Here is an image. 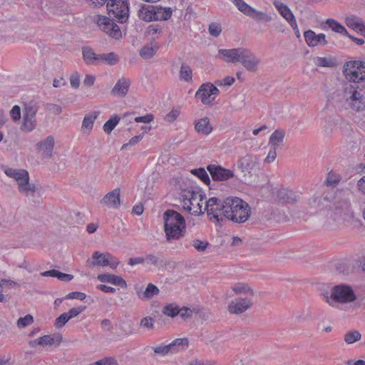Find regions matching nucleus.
<instances>
[{
	"instance_id": "nucleus-1",
	"label": "nucleus",
	"mask_w": 365,
	"mask_h": 365,
	"mask_svg": "<svg viewBox=\"0 0 365 365\" xmlns=\"http://www.w3.org/2000/svg\"><path fill=\"white\" fill-rule=\"evenodd\" d=\"M343 73L346 78L354 83L350 85L351 96L347 101L352 110L361 111L365 108V86L358 85L365 81V61H349L343 66Z\"/></svg>"
},
{
	"instance_id": "nucleus-2",
	"label": "nucleus",
	"mask_w": 365,
	"mask_h": 365,
	"mask_svg": "<svg viewBox=\"0 0 365 365\" xmlns=\"http://www.w3.org/2000/svg\"><path fill=\"white\" fill-rule=\"evenodd\" d=\"M164 231L168 242L179 240L185 235L186 222L184 217L174 210H167L163 215Z\"/></svg>"
},
{
	"instance_id": "nucleus-3",
	"label": "nucleus",
	"mask_w": 365,
	"mask_h": 365,
	"mask_svg": "<svg viewBox=\"0 0 365 365\" xmlns=\"http://www.w3.org/2000/svg\"><path fill=\"white\" fill-rule=\"evenodd\" d=\"M181 196L185 210L192 215L202 214L200 202L204 200L205 195L198 187L184 190Z\"/></svg>"
},
{
	"instance_id": "nucleus-4",
	"label": "nucleus",
	"mask_w": 365,
	"mask_h": 365,
	"mask_svg": "<svg viewBox=\"0 0 365 365\" xmlns=\"http://www.w3.org/2000/svg\"><path fill=\"white\" fill-rule=\"evenodd\" d=\"M95 7L103 6L107 0H90ZM107 10L108 14L113 15L119 23H125L129 16V3L128 0H108Z\"/></svg>"
},
{
	"instance_id": "nucleus-5",
	"label": "nucleus",
	"mask_w": 365,
	"mask_h": 365,
	"mask_svg": "<svg viewBox=\"0 0 365 365\" xmlns=\"http://www.w3.org/2000/svg\"><path fill=\"white\" fill-rule=\"evenodd\" d=\"M326 301L334 306V302L342 304L353 302L356 299V295L352 287L346 284H341L334 286L331 289L330 297H326Z\"/></svg>"
},
{
	"instance_id": "nucleus-6",
	"label": "nucleus",
	"mask_w": 365,
	"mask_h": 365,
	"mask_svg": "<svg viewBox=\"0 0 365 365\" xmlns=\"http://www.w3.org/2000/svg\"><path fill=\"white\" fill-rule=\"evenodd\" d=\"M205 210L210 220H215L220 224L225 220V213H228L225 209V199L216 197L209 198L206 202Z\"/></svg>"
},
{
	"instance_id": "nucleus-7",
	"label": "nucleus",
	"mask_w": 365,
	"mask_h": 365,
	"mask_svg": "<svg viewBox=\"0 0 365 365\" xmlns=\"http://www.w3.org/2000/svg\"><path fill=\"white\" fill-rule=\"evenodd\" d=\"M38 110L37 103L29 101L24 103V122L21 129L26 131H31L36 128V115Z\"/></svg>"
},
{
	"instance_id": "nucleus-8",
	"label": "nucleus",
	"mask_w": 365,
	"mask_h": 365,
	"mask_svg": "<svg viewBox=\"0 0 365 365\" xmlns=\"http://www.w3.org/2000/svg\"><path fill=\"white\" fill-rule=\"evenodd\" d=\"M240 53V57L238 62H240L248 71H257L260 63V59L258 58L250 50L245 48H242V51Z\"/></svg>"
},
{
	"instance_id": "nucleus-9",
	"label": "nucleus",
	"mask_w": 365,
	"mask_h": 365,
	"mask_svg": "<svg viewBox=\"0 0 365 365\" xmlns=\"http://www.w3.org/2000/svg\"><path fill=\"white\" fill-rule=\"evenodd\" d=\"M238 204L235 206H239L238 208L234 211V214L230 215V220L235 223H243L246 222L251 215V208L247 202L244 200H237Z\"/></svg>"
},
{
	"instance_id": "nucleus-10",
	"label": "nucleus",
	"mask_w": 365,
	"mask_h": 365,
	"mask_svg": "<svg viewBox=\"0 0 365 365\" xmlns=\"http://www.w3.org/2000/svg\"><path fill=\"white\" fill-rule=\"evenodd\" d=\"M213 181H226L234 177V173L219 165L210 164L207 166Z\"/></svg>"
},
{
	"instance_id": "nucleus-11",
	"label": "nucleus",
	"mask_w": 365,
	"mask_h": 365,
	"mask_svg": "<svg viewBox=\"0 0 365 365\" xmlns=\"http://www.w3.org/2000/svg\"><path fill=\"white\" fill-rule=\"evenodd\" d=\"M252 306V302L248 298L239 297L230 302L227 309L230 314H240L245 312Z\"/></svg>"
},
{
	"instance_id": "nucleus-12",
	"label": "nucleus",
	"mask_w": 365,
	"mask_h": 365,
	"mask_svg": "<svg viewBox=\"0 0 365 365\" xmlns=\"http://www.w3.org/2000/svg\"><path fill=\"white\" fill-rule=\"evenodd\" d=\"M259 165V163L258 162L257 158L250 154H247L246 155L240 158L237 162V168L242 173H250Z\"/></svg>"
},
{
	"instance_id": "nucleus-13",
	"label": "nucleus",
	"mask_w": 365,
	"mask_h": 365,
	"mask_svg": "<svg viewBox=\"0 0 365 365\" xmlns=\"http://www.w3.org/2000/svg\"><path fill=\"white\" fill-rule=\"evenodd\" d=\"M304 40L309 47H314L319 45L326 46L328 41L324 34H317L312 30H307L304 33Z\"/></svg>"
},
{
	"instance_id": "nucleus-14",
	"label": "nucleus",
	"mask_w": 365,
	"mask_h": 365,
	"mask_svg": "<svg viewBox=\"0 0 365 365\" xmlns=\"http://www.w3.org/2000/svg\"><path fill=\"white\" fill-rule=\"evenodd\" d=\"M101 203L110 208H118L120 205V188H115L107 193L101 200Z\"/></svg>"
},
{
	"instance_id": "nucleus-15",
	"label": "nucleus",
	"mask_w": 365,
	"mask_h": 365,
	"mask_svg": "<svg viewBox=\"0 0 365 365\" xmlns=\"http://www.w3.org/2000/svg\"><path fill=\"white\" fill-rule=\"evenodd\" d=\"M242 48L231 49L221 48L218 50V55L222 56V59L227 63L238 62L240 57Z\"/></svg>"
},
{
	"instance_id": "nucleus-16",
	"label": "nucleus",
	"mask_w": 365,
	"mask_h": 365,
	"mask_svg": "<svg viewBox=\"0 0 365 365\" xmlns=\"http://www.w3.org/2000/svg\"><path fill=\"white\" fill-rule=\"evenodd\" d=\"M83 59L87 65H99L101 64V54H97L94 50L90 46H83L82 48Z\"/></svg>"
},
{
	"instance_id": "nucleus-17",
	"label": "nucleus",
	"mask_w": 365,
	"mask_h": 365,
	"mask_svg": "<svg viewBox=\"0 0 365 365\" xmlns=\"http://www.w3.org/2000/svg\"><path fill=\"white\" fill-rule=\"evenodd\" d=\"M97 279L101 282L110 283L115 286H120L123 288L127 287V283L120 276L114 275L109 273L98 274Z\"/></svg>"
},
{
	"instance_id": "nucleus-18",
	"label": "nucleus",
	"mask_w": 365,
	"mask_h": 365,
	"mask_svg": "<svg viewBox=\"0 0 365 365\" xmlns=\"http://www.w3.org/2000/svg\"><path fill=\"white\" fill-rule=\"evenodd\" d=\"M130 81L128 78L119 79L113 89L110 93L113 96L125 97L129 90Z\"/></svg>"
},
{
	"instance_id": "nucleus-19",
	"label": "nucleus",
	"mask_w": 365,
	"mask_h": 365,
	"mask_svg": "<svg viewBox=\"0 0 365 365\" xmlns=\"http://www.w3.org/2000/svg\"><path fill=\"white\" fill-rule=\"evenodd\" d=\"M208 84L203 83L200 86L195 93V98H200L201 103L204 105H211L215 101V97H212L208 91Z\"/></svg>"
},
{
	"instance_id": "nucleus-20",
	"label": "nucleus",
	"mask_w": 365,
	"mask_h": 365,
	"mask_svg": "<svg viewBox=\"0 0 365 365\" xmlns=\"http://www.w3.org/2000/svg\"><path fill=\"white\" fill-rule=\"evenodd\" d=\"M195 129L198 133L207 135L212 131L213 128L210 124V118L204 117L195 121Z\"/></svg>"
},
{
	"instance_id": "nucleus-21",
	"label": "nucleus",
	"mask_w": 365,
	"mask_h": 365,
	"mask_svg": "<svg viewBox=\"0 0 365 365\" xmlns=\"http://www.w3.org/2000/svg\"><path fill=\"white\" fill-rule=\"evenodd\" d=\"M155 38H153L151 43L145 45L140 50V56L144 59H150L153 57L158 51L160 46L155 41Z\"/></svg>"
},
{
	"instance_id": "nucleus-22",
	"label": "nucleus",
	"mask_w": 365,
	"mask_h": 365,
	"mask_svg": "<svg viewBox=\"0 0 365 365\" xmlns=\"http://www.w3.org/2000/svg\"><path fill=\"white\" fill-rule=\"evenodd\" d=\"M38 148L43 151L44 157L51 158L54 148V138L53 136H48L43 141L37 143Z\"/></svg>"
},
{
	"instance_id": "nucleus-23",
	"label": "nucleus",
	"mask_w": 365,
	"mask_h": 365,
	"mask_svg": "<svg viewBox=\"0 0 365 365\" xmlns=\"http://www.w3.org/2000/svg\"><path fill=\"white\" fill-rule=\"evenodd\" d=\"M325 24L327 25L322 24V28L324 30L327 29V28L331 29L333 31L336 33L341 34L344 36H346L348 34V31L346 29L339 21L334 19H328L326 20Z\"/></svg>"
},
{
	"instance_id": "nucleus-24",
	"label": "nucleus",
	"mask_w": 365,
	"mask_h": 365,
	"mask_svg": "<svg viewBox=\"0 0 365 365\" xmlns=\"http://www.w3.org/2000/svg\"><path fill=\"white\" fill-rule=\"evenodd\" d=\"M153 9V15L154 17H158L153 21H166L168 20L173 14V11L170 7L163 8L161 6H154Z\"/></svg>"
},
{
	"instance_id": "nucleus-25",
	"label": "nucleus",
	"mask_w": 365,
	"mask_h": 365,
	"mask_svg": "<svg viewBox=\"0 0 365 365\" xmlns=\"http://www.w3.org/2000/svg\"><path fill=\"white\" fill-rule=\"evenodd\" d=\"M5 174L9 178H14L18 184L22 182L26 177V180L29 179V173L26 170H16L11 168H5L4 170Z\"/></svg>"
},
{
	"instance_id": "nucleus-26",
	"label": "nucleus",
	"mask_w": 365,
	"mask_h": 365,
	"mask_svg": "<svg viewBox=\"0 0 365 365\" xmlns=\"http://www.w3.org/2000/svg\"><path fill=\"white\" fill-rule=\"evenodd\" d=\"M154 9L153 5L143 4L138 11L139 19L146 22L153 21V19L157 18L153 15V9Z\"/></svg>"
},
{
	"instance_id": "nucleus-27",
	"label": "nucleus",
	"mask_w": 365,
	"mask_h": 365,
	"mask_svg": "<svg viewBox=\"0 0 365 365\" xmlns=\"http://www.w3.org/2000/svg\"><path fill=\"white\" fill-rule=\"evenodd\" d=\"M277 197L278 199L282 202H287L289 203H295L297 202V198L294 193L288 189L281 188L277 191Z\"/></svg>"
},
{
	"instance_id": "nucleus-28",
	"label": "nucleus",
	"mask_w": 365,
	"mask_h": 365,
	"mask_svg": "<svg viewBox=\"0 0 365 365\" xmlns=\"http://www.w3.org/2000/svg\"><path fill=\"white\" fill-rule=\"evenodd\" d=\"M159 293V289L153 284L149 283L144 292L141 289L137 290L136 294L138 297L141 299H151L154 295H157Z\"/></svg>"
},
{
	"instance_id": "nucleus-29",
	"label": "nucleus",
	"mask_w": 365,
	"mask_h": 365,
	"mask_svg": "<svg viewBox=\"0 0 365 365\" xmlns=\"http://www.w3.org/2000/svg\"><path fill=\"white\" fill-rule=\"evenodd\" d=\"M237 200H242L241 198L237 197H227L225 198V209L228 213H225V220H230V215L234 214V211H235L239 206H235L236 204H238Z\"/></svg>"
},
{
	"instance_id": "nucleus-30",
	"label": "nucleus",
	"mask_w": 365,
	"mask_h": 365,
	"mask_svg": "<svg viewBox=\"0 0 365 365\" xmlns=\"http://www.w3.org/2000/svg\"><path fill=\"white\" fill-rule=\"evenodd\" d=\"M145 262L149 265H153L158 269L163 267L166 262L163 257L157 256L154 254H148L145 256Z\"/></svg>"
},
{
	"instance_id": "nucleus-31",
	"label": "nucleus",
	"mask_w": 365,
	"mask_h": 365,
	"mask_svg": "<svg viewBox=\"0 0 365 365\" xmlns=\"http://www.w3.org/2000/svg\"><path fill=\"white\" fill-rule=\"evenodd\" d=\"M189 341L187 338H178L173 340L168 345L170 346L171 354L185 350L188 347Z\"/></svg>"
},
{
	"instance_id": "nucleus-32",
	"label": "nucleus",
	"mask_w": 365,
	"mask_h": 365,
	"mask_svg": "<svg viewBox=\"0 0 365 365\" xmlns=\"http://www.w3.org/2000/svg\"><path fill=\"white\" fill-rule=\"evenodd\" d=\"M108 252L106 253H101L98 251H96L93 254V259H94L92 262V264L93 266H102L106 267L109 264V258L108 256Z\"/></svg>"
},
{
	"instance_id": "nucleus-33",
	"label": "nucleus",
	"mask_w": 365,
	"mask_h": 365,
	"mask_svg": "<svg viewBox=\"0 0 365 365\" xmlns=\"http://www.w3.org/2000/svg\"><path fill=\"white\" fill-rule=\"evenodd\" d=\"M100 114V111H94L91 113H88L85 115L83 122L81 128L88 130V133L91 132V130L93 128L94 121L98 118V116Z\"/></svg>"
},
{
	"instance_id": "nucleus-34",
	"label": "nucleus",
	"mask_w": 365,
	"mask_h": 365,
	"mask_svg": "<svg viewBox=\"0 0 365 365\" xmlns=\"http://www.w3.org/2000/svg\"><path fill=\"white\" fill-rule=\"evenodd\" d=\"M285 136V132L283 130L277 129L274 130L269 138V144L274 148H277L282 143Z\"/></svg>"
},
{
	"instance_id": "nucleus-35",
	"label": "nucleus",
	"mask_w": 365,
	"mask_h": 365,
	"mask_svg": "<svg viewBox=\"0 0 365 365\" xmlns=\"http://www.w3.org/2000/svg\"><path fill=\"white\" fill-rule=\"evenodd\" d=\"M346 26L355 31L358 29L364 24L363 19L354 15L348 16L345 19Z\"/></svg>"
},
{
	"instance_id": "nucleus-36",
	"label": "nucleus",
	"mask_w": 365,
	"mask_h": 365,
	"mask_svg": "<svg viewBox=\"0 0 365 365\" xmlns=\"http://www.w3.org/2000/svg\"><path fill=\"white\" fill-rule=\"evenodd\" d=\"M120 329L125 335H132L136 333L135 324L131 319L121 321L119 324Z\"/></svg>"
},
{
	"instance_id": "nucleus-37",
	"label": "nucleus",
	"mask_w": 365,
	"mask_h": 365,
	"mask_svg": "<svg viewBox=\"0 0 365 365\" xmlns=\"http://www.w3.org/2000/svg\"><path fill=\"white\" fill-rule=\"evenodd\" d=\"M314 63L321 67L334 68L337 66L335 58L317 57L314 60Z\"/></svg>"
},
{
	"instance_id": "nucleus-38",
	"label": "nucleus",
	"mask_w": 365,
	"mask_h": 365,
	"mask_svg": "<svg viewBox=\"0 0 365 365\" xmlns=\"http://www.w3.org/2000/svg\"><path fill=\"white\" fill-rule=\"evenodd\" d=\"M101 64L106 63L109 66H114L119 61L118 56L114 52L101 54Z\"/></svg>"
},
{
	"instance_id": "nucleus-39",
	"label": "nucleus",
	"mask_w": 365,
	"mask_h": 365,
	"mask_svg": "<svg viewBox=\"0 0 365 365\" xmlns=\"http://www.w3.org/2000/svg\"><path fill=\"white\" fill-rule=\"evenodd\" d=\"M274 5L275 8L277 9L279 13L286 19H289V18L292 17L294 16L293 13L292 12L291 9L284 4L282 2H280L279 1H275L274 2Z\"/></svg>"
},
{
	"instance_id": "nucleus-40",
	"label": "nucleus",
	"mask_w": 365,
	"mask_h": 365,
	"mask_svg": "<svg viewBox=\"0 0 365 365\" xmlns=\"http://www.w3.org/2000/svg\"><path fill=\"white\" fill-rule=\"evenodd\" d=\"M42 339V346H45L47 345L51 346V345H56V346H59L62 341V336L60 334H58L57 336H53V335H44L41 336Z\"/></svg>"
},
{
	"instance_id": "nucleus-41",
	"label": "nucleus",
	"mask_w": 365,
	"mask_h": 365,
	"mask_svg": "<svg viewBox=\"0 0 365 365\" xmlns=\"http://www.w3.org/2000/svg\"><path fill=\"white\" fill-rule=\"evenodd\" d=\"M162 312L171 318H174L180 313V307L175 304H168L165 305Z\"/></svg>"
},
{
	"instance_id": "nucleus-42",
	"label": "nucleus",
	"mask_w": 365,
	"mask_h": 365,
	"mask_svg": "<svg viewBox=\"0 0 365 365\" xmlns=\"http://www.w3.org/2000/svg\"><path fill=\"white\" fill-rule=\"evenodd\" d=\"M180 78L186 82H192V71L189 65L182 63L180 70Z\"/></svg>"
},
{
	"instance_id": "nucleus-43",
	"label": "nucleus",
	"mask_w": 365,
	"mask_h": 365,
	"mask_svg": "<svg viewBox=\"0 0 365 365\" xmlns=\"http://www.w3.org/2000/svg\"><path fill=\"white\" fill-rule=\"evenodd\" d=\"M113 23V20H111L107 16H99L97 21V24L101 27V30L108 34L110 32V30H111Z\"/></svg>"
},
{
	"instance_id": "nucleus-44",
	"label": "nucleus",
	"mask_w": 365,
	"mask_h": 365,
	"mask_svg": "<svg viewBox=\"0 0 365 365\" xmlns=\"http://www.w3.org/2000/svg\"><path fill=\"white\" fill-rule=\"evenodd\" d=\"M163 26L160 24H153L149 25L145 31V35L146 36H151L152 38H155V35H160L163 34ZM157 37H155L156 38Z\"/></svg>"
},
{
	"instance_id": "nucleus-45",
	"label": "nucleus",
	"mask_w": 365,
	"mask_h": 365,
	"mask_svg": "<svg viewBox=\"0 0 365 365\" xmlns=\"http://www.w3.org/2000/svg\"><path fill=\"white\" fill-rule=\"evenodd\" d=\"M190 173L194 175L197 176V178H199V179H200L201 181L203 182L205 185H210V179L204 168L192 169L190 170Z\"/></svg>"
},
{
	"instance_id": "nucleus-46",
	"label": "nucleus",
	"mask_w": 365,
	"mask_h": 365,
	"mask_svg": "<svg viewBox=\"0 0 365 365\" xmlns=\"http://www.w3.org/2000/svg\"><path fill=\"white\" fill-rule=\"evenodd\" d=\"M120 121V117L115 115L110 118L103 125V130L105 133L110 134Z\"/></svg>"
},
{
	"instance_id": "nucleus-47",
	"label": "nucleus",
	"mask_w": 365,
	"mask_h": 365,
	"mask_svg": "<svg viewBox=\"0 0 365 365\" xmlns=\"http://www.w3.org/2000/svg\"><path fill=\"white\" fill-rule=\"evenodd\" d=\"M237 9L244 14L250 16L251 12H253V9L251 6L247 4L243 0H232L231 1Z\"/></svg>"
},
{
	"instance_id": "nucleus-48",
	"label": "nucleus",
	"mask_w": 365,
	"mask_h": 365,
	"mask_svg": "<svg viewBox=\"0 0 365 365\" xmlns=\"http://www.w3.org/2000/svg\"><path fill=\"white\" fill-rule=\"evenodd\" d=\"M18 189L20 192L34 193L36 191V186L34 184H30L29 178L26 180V177L22 182L19 183Z\"/></svg>"
},
{
	"instance_id": "nucleus-49",
	"label": "nucleus",
	"mask_w": 365,
	"mask_h": 365,
	"mask_svg": "<svg viewBox=\"0 0 365 365\" xmlns=\"http://www.w3.org/2000/svg\"><path fill=\"white\" fill-rule=\"evenodd\" d=\"M250 17L252 18L257 21L264 22H269L272 19L271 16L267 14L266 13H264L262 11H258L255 9H253V12H251Z\"/></svg>"
},
{
	"instance_id": "nucleus-50",
	"label": "nucleus",
	"mask_w": 365,
	"mask_h": 365,
	"mask_svg": "<svg viewBox=\"0 0 365 365\" xmlns=\"http://www.w3.org/2000/svg\"><path fill=\"white\" fill-rule=\"evenodd\" d=\"M232 290L236 294H250L251 296L254 295V291L247 284L244 283H238L232 287Z\"/></svg>"
},
{
	"instance_id": "nucleus-51",
	"label": "nucleus",
	"mask_w": 365,
	"mask_h": 365,
	"mask_svg": "<svg viewBox=\"0 0 365 365\" xmlns=\"http://www.w3.org/2000/svg\"><path fill=\"white\" fill-rule=\"evenodd\" d=\"M361 338V334L359 331L354 330L349 332H347L344 336V341L347 344H353Z\"/></svg>"
},
{
	"instance_id": "nucleus-52",
	"label": "nucleus",
	"mask_w": 365,
	"mask_h": 365,
	"mask_svg": "<svg viewBox=\"0 0 365 365\" xmlns=\"http://www.w3.org/2000/svg\"><path fill=\"white\" fill-rule=\"evenodd\" d=\"M69 320L70 317L64 312L56 319L54 326L58 329L62 328Z\"/></svg>"
},
{
	"instance_id": "nucleus-53",
	"label": "nucleus",
	"mask_w": 365,
	"mask_h": 365,
	"mask_svg": "<svg viewBox=\"0 0 365 365\" xmlns=\"http://www.w3.org/2000/svg\"><path fill=\"white\" fill-rule=\"evenodd\" d=\"M34 322V317L31 314H26L24 317H20L17 321L19 327H26Z\"/></svg>"
},
{
	"instance_id": "nucleus-54",
	"label": "nucleus",
	"mask_w": 365,
	"mask_h": 365,
	"mask_svg": "<svg viewBox=\"0 0 365 365\" xmlns=\"http://www.w3.org/2000/svg\"><path fill=\"white\" fill-rule=\"evenodd\" d=\"M152 349L155 354L160 356H165L168 354H171L170 346L168 344L152 347Z\"/></svg>"
},
{
	"instance_id": "nucleus-55",
	"label": "nucleus",
	"mask_w": 365,
	"mask_h": 365,
	"mask_svg": "<svg viewBox=\"0 0 365 365\" xmlns=\"http://www.w3.org/2000/svg\"><path fill=\"white\" fill-rule=\"evenodd\" d=\"M209 33L211 36L214 37H217L222 32V27L220 24L217 23H211L209 25Z\"/></svg>"
},
{
	"instance_id": "nucleus-56",
	"label": "nucleus",
	"mask_w": 365,
	"mask_h": 365,
	"mask_svg": "<svg viewBox=\"0 0 365 365\" xmlns=\"http://www.w3.org/2000/svg\"><path fill=\"white\" fill-rule=\"evenodd\" d=\"M209 245L210 244L207 241H201L200 240L196 239L192 242V246L198 252H204Z\"/></svg>"
},
{
	"instance_id": "nucleus-57",
	"label": "nucleus",
	"mask_w": 365,
	"mask_h": 365,
	"mask_svg": "<svg viewBox=\"0 0 365 365\" xmlns=\"http://www.w3.org/2000/svg\"><path fill=\"white\" fill-rule=\"evenodd\" d=\"M108 35L115 38V39H120L122 37V33L119 28V26L114 22L113 25L111 27V30H110V32L108 33Z\"/></svg>"
},
{
	"instance_id": "nucleus-58",
	"label": "nucleus",
	"mask_w": 365,
	"mask_h": 365,
	"mask_svg": "<svg viewBox=\"0 0 365 365\" xmlns=\"http://www.w3.org/2000/svg\"><path fill=\"white\" fill-rule=\"evenodd\" d=\"M86 309V306H79L78 307L71 308L68 312H66L70 319L77 317Z\"/></svg>"
},
{
	"instance_id": "nucleus-59",
	"label": "nucleus",
	"mask_w": 365,
	"mask_h": 365,
	"mask_svg": "<svg viewBox=\"0 0 365 365\" xmlns=\"http://www.w3.org/2000/svg\"><path fill=\"white\" fill-rule=\"evenodd\" d=\"M93 365H118V363L113 357H105L95 362Z\"/></svg>"
},
{
	"instance_id": "nucleus-60",
	"label": "nucleus",
	"mask_w": 365,
	"mask_h": 365,
	"mask_svg": "<svg viewBox=\"0 0 365 365\" xmlns=\"http://www.w3.org/2000/svg\"><path fill=\"white\" fill-rule=\"evenodd\" d=\"M65 298L68 299H76L83 301L86 298V294L83 292L76 291V292H70L65 297Z\"/></svg>"
},
{
	"instance_id": "nucleus-61",
	"label": "nucleus",
	"mask_w": 365,
	"mask_h": 365,
	"mask_svg": "<svg viewBox=\"0 0 365 365\" xmlns=\"http://www.w3.org/2000/svg\"><path fill=\"white\" fill-rule=\"evenodd\" d=\"M180 115V110L178 109L173 108L170 110L165 117V120L171 123L177 119Z\"/></svg>"
},
{
	"instance_id": "nucleus-62",
	"label": "nucleus",
	"mask_w": 365,
	"mask_h": 365,
	"mask_svg": "<svg viewBox=\"0 0 365 365\" xmlns=\"http://www.w3.org/2000/svg\"><path fill=\"white\" fill-rule=\"evenodd\" d=\"M10 115H11V118L15 122L20 120V118H21V108L17 105L14 106L10 111Z\"/></svg>"
},
{
	"instance_id": "nucleus-63",
	"label": "nucleus",
	"mask_w": 365,
	"mask_h": 365,
	"mask_svg": "<svg viewBox=\"0 0 365 365\" xmlns=\"http://www.w3.org/2000/svg\"><path fill=\"white\" fill-rule=\"evenodd\" d=\"M194 310L195 309L192 310L187 307H182L180 308V313L179 314L182 319H187L192 317Z\"/></svg>"
},
{
	"instance_id": "nucleus-64",
	"label": "nucleus",
	"mask_w": 365,
	"mask_h": 365,
	"mask_svg": "<svg viewBox=\"0 0 365 365\" xmlns=\"http://www.w3.org/2000/svg\"><path fill=\"white\" fill-rule=\"evenodd\" d=\"M71 86L73 88H78L80 86V76L78 73H73L70 77Z\"/></svg>"
}]
</instances>
